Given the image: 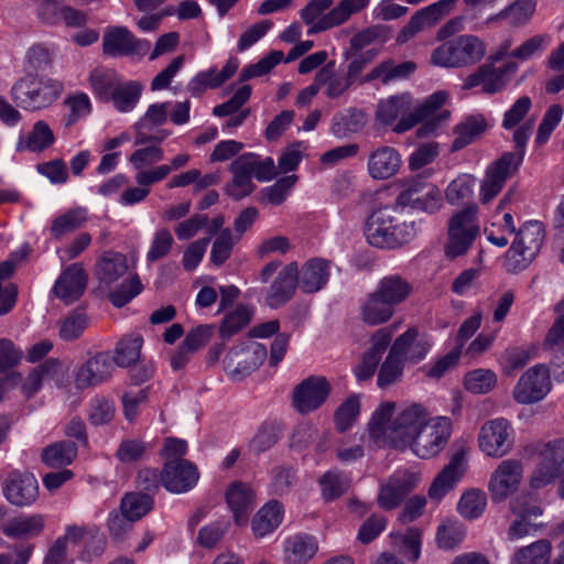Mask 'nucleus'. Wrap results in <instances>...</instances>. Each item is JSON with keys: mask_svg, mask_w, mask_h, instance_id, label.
I'll return each instance as SVG.
<instances>
[{"mask_svg": "<svg viewBox=\"0 0 564 564\" xmlns=\"http://www.w3.org/2000/svg\"><path fill=\"white\" fill-rule=\"evenodd\" d=\"M377 121L383 126H392L397 133L411 130L420 117L415 116L412 97L408 93L389 96L378 102L376 110Z\"/></svg>", "mask_w": 564, "mask_h": 564, "instance_id": "423d86ee", "label": "nucleus"}, {"mask_svg": "<svg viewBox=\"0 0 564 564\" xmlns=\"http://www.w3.org/2000/svg\"><path fill=\"white\" fill-rule=\"evenodd\" d=\"M536 0H516L499 13L490 17L488 22L506 20L512 26L528 24L536 11Z\"/></svg>", "mask_w": 564, "mask_h": 564, "instance_id": "58836bf2", "label": "nucleus"}, {"mask_svg": "<svg viewBox=\"0 0 564 564\" xmlns=\"http://www.w3.org/2000/svg\"><path fill=\"white\" fill-rule=\"evenodd\" d=\"M143 285L137 274H129L122 283L108 295L109 301L116 307H123L132 299L141 293Z\"/></svg>", "mask_w": 564, "mask_h": 564, "instance_id": "13d9d810", "label": "nucleus"}, {"mask_svg": "<svg viewBox=\"0 0 564 564\" xmlns=\"http://www.w3.org/2000/svg\"><path fill=\"white\" fill-rule=\"evenodd\" d=\"M368 122V116L360 109H346L336 113L332 120V133L337 138H346L359 132Z\"/></svg>", "mask_w": 564, "mask_h": 564, "instance_id": "c9c22d12", "label": "nucleus"}, {"mask_svg": "<svg viewBox=\"0 0 564 564\" xmlns=\"http://www.w3.org/2000/svg\"><path fill=\"white\" fill-rule=\"evenodd\" d=\"M317 552V543L314 538L306 534H297L289 538L284 545L285 560L291 564H299L311 560Z\"/></svg>", "mask_w": 564, "mask_h": 564, "instance_id": "37998d69", "label": "nucleus"}, {"mask_svg": "<svg viewBox=\"0 0 564 564\" xmlns=\"http://www.w3.org/2000/svg\"><path fill=\"white\" fill-rule=\"evenodd\" d=\"M77 445L73 441H58L42 449V462L51 468L70 465L77 457Z\"/></svg>", "mask_w": 564, "mask_h": 564, "instance_id": "ea45409f", "label": "nucleus"}, {"mask_svg": "<svg viewBox=\"0 0 564 564\" xmlns=\"http://www.w3.org/2000/svg\"><path fill=\"white\" fill-rule=\"evenodd\" d=\"M149 50L150 42L135 39L127 28H108L104 34V52L108 55H144Z\"/></svg>", "mask_w": 564, "mask_h": 564, "instance_id": "412c9836", "label": "nucleus"}, {"mask_svg": "<svg viewBox=\"0 0 564 564\" xmlns=\"http://www.w3.org/2000/svg\"><path fill=\"white\" fill-rule=\"evenodd\" d=\"M422 533L417 528H409L405 533H391L393 546L409 561L415 562L421 555Z\"/></svg>", "mask_w": 564, "mask_h": 564, "instance_id": "8fccbe9b", "label": "nucleus"}, {"mask_svg": "<svg viewBox=\"0 0 564 564\" xmlns=\"http://www.w3.org/2000/svg\"><path fill=\"white\" fill-rule=\"evenodd\" d=\"M475 178L470 174H459L445 189V197L448 204L458 205L471 197L474 193Z\"/></svg>", "mask_w": 564, "mask_h": 564, "instance_id": "bf43d9fd", "label": "nucleus"}, {"mask_svg": "<svg viewBox=\"0 0 564 564\" xmlns=\"http://www.w3.org/2000/svg\"><path fill=\"white\" fill-rule=\"evenodd\" d=\"M521 159V155L506 153L488 166L479 191L482 204L489 203L501 192L507 178L518 169Z\"/></svg>", "mask_w": 564, "mask_h": 564, "instance_id": "f8f14e48", "label": "nucleus"}, {"mask_svg": "<svg viewBox=\"0 0 564 564\" xmlns=\"http://www.w3.org/2000/svg\"><path fill=\"white\" fill-rule=\"evenodd\" d=\"M550 390V370L544 364H539L520 377L513 389V398L521 404H531L544 399Z\"/></svg>", "mask_w": 564, "mask_h": 564, "instance_id": "9d476101", "label": "nucleus"}, {"mask_svg": "<svg viewBox=\"0 0 564 564\" xmlns=\"http://www.w3.org/2000/svg\"><path fill=\"white\" fill-rule=\"evenodd\" d=\"M29 249H19L13 251L9 259L0 262V315H6L15 305L18 297V288L14 283L3 282L14 272L15 268L25 262L29 258Z\"/></svg>", "mask_w": 564, "mask_h": 564, "instance_id": "bb28decb", "label": "nucleus"}, {"mask_svg": "<svg viewBox=\"0 0 564 564\" xmlns=\"http://www.w3.org/2000/svg\"><path fill=\"white\" fill-rule=\"evenodd\" d=\"M333 66V63L328 64L316 74L317 83L325 88V95L330 99L343 96L352 85L345 75L334 73Z\"/></svg>", "mask_w": 564, "mask_h": 564, "instance_id": "09e8293b", "label": "nucleus"}, {"mask_svg": "<svg viewBox=\"0 0 564 564\" xmlns=\"http://www.w3.org/2000/svg\"><path fill=\"white\" fill-rule=\"evenodd\" d=\"M226 501L238 525L245 524L256 505V492L247 484L235 482L226 491Z\"/></svg>", "mask_w": 564, "mask_h": 564, "instance_id": "7c9ffc66", "label": "nucleus"}, {"mask_svg": "<svg viewBox=\"0 0 564 564\" xmlns=\"http://www.w3.org/2000/svg\"><path fill=\"white\" fill-rule=\"evenodd\" d=\"M3 495L12 505L30 506L39 495L37 480L32 474L13 471L4 481Z\"/></svg>", "mask_w": 564, "mask_h": 564, "instance_id": "393cba45", "label": "nucleus"}, {"mask_svg": "<svg viewBox=\"0 0 564 564\" xmlns=\"http://www.w3.org/2000/svg\"><path fill=\"white\" fill-rule=\"evenodd\" d=\"M544 238L543 224L538 220H530L518 230L511 241V247H541Z\"/></svg>", "mask_w": 564, "mask_h": 564, "instance_id": "6e6d98bb", "label": "nucleus"}, {"mask_svg": "<svg viewBox=\"0 0 564 564\" xmlns=\"http://www.w3.org/2000/svg\"><path fill=\"white\" fill-rule=\"evenodd\" d=\"M252 318V310L245 305H239L235 311L227 314L219 327L221 338L228 339L245 328Z\"/></svg>", "mask_w": 564, "mask_h": 564, "instance_id": "5fc2aeb1", "label": "nucleus"}, {"mask_svg": "<svg viewBox=\"0 0 564 564\" xmlns=\"http://www.w3.org/2000/svg\"><path fill=\"white\" fill-rule=\"evenodd\" d=\"M512 429L506 419H494L486 422L479 432V448L490 457H502L512 446Z\"/></svg>", "mask_w": 564, "mask_h": 564, "instance_id": "4468645a", "label": "nucleus"}, {"mask_svg": "<svg viewBox=\"0 0 564 564\" xmlns=\"http://www.w3.org/2000/svg\"><path fill=\"white\" fill-rule=\"evenodd\" d=\"M297 180L299 177L294 174L279 178L273 185L267 186L261 191V202L274 206L281 205L290 196Z\"/></svg>", "mask_w": 564, "mask_h": 564, "instance_id": "864d4df0", "label": "nucleus"}, {"mask_svg": "<svg viewBox=\"0 0 564 564\" xmlns=\"http://www.w3.org/2000/svg\"><path fill=\"white\" fill-rule=\"evenodd\" d=\"M333 0H311L300 11L303 22L308 25L307 34L324 32L332 28L340 25V21L335 13Z\"/></svg>", "mask_w": 564, "mask_h": 564, "instance_id": "a878e982", "label": "nucleus"}, {"mask_svg": "<svg viewBox=\"0 0 564 564\" xmlns=\"http://www.w3.org/2000/svg\"><path fill=\"white\" fill-rule=\"evenodd\" d=\"M113 370L111 356L106 351L97 352L75 370V387L78 390L97 387L108 381Z\"/></svg>", "mask_w": 564, "mask_h": 564, "instance_id": "2eb2a0df", "label": "nucleus"}, {"mask_svg": "<svg viewBox=\"0 0 564 564\" xmlns=\"http://www.w3.org/2000/svg\"><path fill=\"white\" fill-rule=\"evenodd\" d=\"M431 347L432 341L427 336H421L416 327H410L397 337L390 351L403 364H417L426 357Z\"/></svg>", "mask_w": 564, "mask_h": 564, "instance_id": "b1692460", "label": "nucleus"}, {"mask_svg": "<svg viewBox=\"0 0 564 564\" xmlns=\"http://www.w3.org/2000/svg\"><path fill=\"white\" fill-rule=\"evenodd\" d=\"M516 67H495L494 65L486 64L480 66L476 72L468 75L463 83L464 89H471L480 87L482 93L496 94L501 91L507 83V72H513Z\"/></svg>", "mask_w": 564, "mask_h": 564, "instance_id": "cd10ccee", "label": "nucleus"}, {"mask_svg": "<svg viewBox=\"0 0 564 564\" xmlns=\"http://www.w3.org/2000/svg\"><path fill=\"white\" fill-rule=\"evenodd\" d=\"M87 280V273L83 265L73 263L59 274L53 286V293L63 303L73 304L85 293Z\"/></svg>", "mask_w": 564, "mask_h": 564, "instance_id": "5701e85b", "label": "nucleus"}, {"mask_svg": "<svg viewBox=\"0 0 564 564\" xmlns=\"http://www.w3.org/2000/svg\"><path fill=\"white\" fill-rule=\"evenodd\" d=\"M58 368L59 361L56 359H48L33 368L21 387L23 395L28 399L33 397L41 389L43 381L55 373Z\"/></svg>", "mask_w": 564, "mask_h": 564, "instance_id": "3c124183", "label": "nucleus"}, {"mask_svg": "<svg viewBox=\"0 0 564 564\" xmlns=\"http://www.w3.org/2000/svg\"><path fill=\"white\" fill-rule=\"evenodd\" d=\"M465 470V453L464 451H458L431 484L429 497L434 500H441L447 492L454 489Z\"/></svg>", "mask_w": 564, "mask_h": 564, "instance_id": "c85d7f7f", "label": "nucleus"}, {"mask_svg": "<svg viewBox=\"0 0 564 564\" xmlns=\"http://www.w3.org/2000/svg\"><path fill=\"white\" fill-rule=\"evenodd\" d=\"M538 256V249H508L502 257V265L508 272L524 270Z\"/></svg>", "mask_w": 564, "mask_h": 564, "instance_id": "338daca9", "label": "nucleus"}, {"mask_svg": "<svg viewBox=\"0 0 564 564\" xmlns=\"http://www.w3.org/2000/svg\"><path fill=\"white\" fill-rule=\"evenodd\" d=\"M523 476V465L518 459H505L492 471L488 490L491 500L500 502L518 490Z\"/></svg>", "mask_w": 564, "mask_h": 564, "instance_id": "ddd939ff", "label": "nucleus"}, {"mask_svg": "<svg viewBox=\"0 0 564 564\" xmlns=\"http://www.w3.org/2000/svg\"><path fill=\"white\" fill-rule=\"evenodd\" d=\"M250 162L248 158L238 156L230 164L232 181L227 186V193L231 197L239 199L251 194L254 189L252 174L248 170Z\"/></svg>", "mask_w": 564, "mask_h": 564, "instance_id": "f704fd0d", "label": "nucleus"}, {"mask_svg": "<svg viewBox=\"0 0 564 564\" xmlns=\"http://www.w3.org/2000/svg\"><path fill=\"white\" fill-rule=\"evenodd\" d=\"M479 208L470 204L455 212L448 220V238L454 247H470L480 236Z\"/></svg>", "mask_w": 564, "mask_h": 564, "instance_id": "9b49d317", "label": "nucleus"}, {"mask_svg": "<svg viewBox=\"0 0 564 564\" xmlns=\"http://www.w3.org/2000/svg\"><path fill=\"white\" fill-rule=\"evenodd\" d=\"M497 377L495 372L486 369H476L468 372L464 378L466 390L473 393H487L496 384Z\"/></svg>", "mask_w": 564, "mask_h": 564, "instance_id": "e2e57ef3", "label": "nucleus"}, {"mask_svg": "<svg viewBox=\"0 0 564 564\" xmlns=\"http://www.w3.org/2000/svg\"><path fill=\"white\" fill-rule=\"evenodd\" d=\"M44 529V518L41 514L17 517L4 523L2 532L13 539L39 535Z\"/></svg>", "mask_w": 564, "mask_h": 564, "instance_id": "79ce46f5", "label": "nucleus"}, {"mask_svg": "<svg viewBox=\"0 0 564 564\" xmlns=\"http://www.w3.org/2000/svg\"><path fill=\"white\" fill-rule=\"evenodd\" d=\"M283 508L276 500L265 503L253 517L251 529L256 538L261 539L272 533L282 522Z\"/></svg>", "mask_w": 564, "mask_h": 564, "instance_id": "2f4dec72", "label": "nucleus"}, {"mask_svg": "<svg viewBox=\"0 0 564 564\" xmlns=\"http://www.w3.org/2000/svg\"><path fill=\"white\" fill-rule=\"evenodd\" d=\"M89 83L100 100L110 102L121 113L132 112L143 91V85L139 80H124L111 69L93 70Z\"/></svg>", "mask_w": 564, "mask_h": 564, "instance_id": "f03ea898", "label": "nucleus"}, {"mask_svg": "<svg viewBox=\"0 0 564 564\" xmlns=\"http://www.w3.org/2000/svg\"><path fill=\"white\" fill-rule=\"evenodd\" d=\"M297 284L299 265L296 262H290L267 289L264 303L271 308L284 306L294 296Z\"/></svg>", "mask_w": 564, "mask_h": 564, "instance_id": "4be33fe9", "label": "nucleus"}, {"mask_svg": "<svg viewBox=\"0 0 564 564\" xmlns=\"http://www.w3.org/2000/svg\"><path fill=\"white\" fill-rule=\"evenodd\" d=\"M330 384L324 377H310L303 380L293 392V405L306 414L317 410L327 399Z\"/></svg>", "mask_w": 564, "mask_h": 564, "instance_id": "6ab92c4d", "label": "nucleus"}, {"mask_svg": "<svg viewBox=\"0 0 564 564\" xmlns=\"http://www.w3.org/2000/svg\"><path fill=\"white\" fill-rule=\"evenodd\" d=\"M240 158H248L250 162L248 170L252 174V177L257 178L259 182H269L278 174L275 163L270 156L262 159L256 153L248 152L241 154Z\"/></svg>", "mask_w": 564, "mask_h": 564, "instance_id": "052dcab7", "label": "nucleus"}, {"mask_svg": "<svg viewBox=\"0 0 564 564\" xmlns=\"http://www.w3.org/2000/svg\"><path fill=\"white\" fill-rule=\"evenodd\" d=\"M328 265L323 259L307 261L301 272L299 271V284L303 292L314 293L319 291L328 280Z\"/></svg>", "mask_w": 564, "mask_h": 564, "instance_id": "72a5a7b5", "label": "nucleus"}, {"mask_svg": "<svg viewBox=\"0 0 564 564\" xmlns=\"http://www.w3.org/2000/svg\"><path fill=\"white\" fill-rule=\"evenodd\" d=\"M90 324L89 316L79 310H74L58 322V335L65 341L79 338Z\"/></svg>", "mask_w": 564, "mask_h": 564, "instance_id": "49530a36", "label": "nucleus"}, {"mask_svg": "<svg viewBox=\"0 0 564 564\" xmlns=\"http://www.w3.org/2000/svg\"><path fill=\"white\" fill-rule=\"evenodd\" d=\"M129 269V261L123 253L108 250L96 263V276L101 288H110L120 278L128 274Z\"/></svg>", "mask_w": 564, "mask_h": 564, "instance_id": "c756f323", "label": "nucleus"}, {"mask_svg": "<svg viewBox=\"0 0 564 564\" xmlns=\"http://www.w3.org/2000/svg\"><path fill=\"white\" fill-rule=\"evenodd\" d=\"M375 292L395 308L409 297L412 288L400 275H389L379 281Z\"/></svg>", "mask_w": 564, "mask_h": 564, "instance_id": "a19ab883", "label": "nucleus"}, {"mask_svg": "<svg viewBox=\"0 0 564 564\" xmlns=\"http://www.w3.org/2000/svg\"><path fill=\"white\" fill-rule=\"evenodd\" d=\"M402 164V155L398 149L380 145L368 154L367 173L375 181H387L399 173Z\"/></svg>", "mask_w": 564, "mask_h": 564, "instance_id": "aec40b11", "label": "nucleus"}, {"mask_svg": "<svg viewBox=\"0 0 564 564\" xmlns=\"http://www.w3.org/2000/svg\"><path fill=\"white\" fill-rule=\"evenodd\" d=\"M55 141L50 126L44 121H37L31 131L19 137L17 149L19 151L41 152L50 148Z\"/></svg>", "mask_w": 564, "mask_h": 564, "instance_id": "e433bc0d", "label": "nucleus"}, {"mask_svg": "<svg viewBox=\"0 0 564 564\" xmlns=\"http://www.w3.org/2000/svg\"><path fill=\"white\" fill-rule=\"evenodd\" d=\"M322 495L325 500L339 498L348 489V481L343 473L329 470L319 479Z\"/></svg>", "mask_w": 564, "mask_h": 564, "instance_id": "0e129e2a", "label": "nucleus"}, {"mask_svg": "<svg viewBox=\"0 0 564 564\" xmlns=\"http://www.w3.org/2000/svg\"><path fill=\"white\" fill-rule=\"evenodd\" d=\"M197 467L186 459L167 460L161 470L162 486L172 494L191 490L198 481Z\"/></svg>", "mask_w": 564, "mask_h": 564, "instance_id": "f3484780", "label": "nucleus"}, {"mask_svg": "<svg viewBox=\"0 0 564 564\" xmlns=\"http://www.w3.org/2000/svg\"><path fill=\"white\" fill-rule=\"evenodd\" d=\"M563 115L564 108L558 104H553L545 110L535 135L538 145H543L549 141L553 131L562 121Z\"/></svg>", "mask_w": 564, "mask_h": 564, "instance_id": "4d7b16f0", "label": "nucleus"}, {"mask_svg": "<svg viewBox=\"0 0 564 564\" xmlns=\"http://www.w3.org/2000/svg\"><path fill=\"white\" fill-rule=\"evenodd\" d=\"M402 186L403 189L395 200L397 207H410L426 214H435L443 207V195L436 185H426L423 181L411 177L403 180Z\"/></svg>", "mask_w": 564, "mask_h": 564, "instance_id": "0eeeda50", "label": "nucleus"}, {"mask_svg": "<svg viewBox=\"0 0 564 564\" xmlns=\"http://www.w3.org/2000/svg\"><path fill=\"white\" fill-rule=\"evenodd\" d=\"M487 506V496L481 489L471 488L462 495L458 505V513L466 520L479 518Z\"/></svg>", "mask_w": 564, "mask_h": 564, "instance_id": "de8ad7c7", "label": "nucleus"}, {"mask_svg": "<svg viewBox=\"0 0 564 564\" xmlns=\"http://www.w3.org/2000/svg\"><path fill=\"white\" fill-rule=\"evenodd\" d=\"M403 366L404 364L389 350V354L378 372V387L384 389L397 383L402 377Z\"/></svg>", "mask_w": 564, "mask_h": 564, "instance_id": "680f3d73", "label": "nucleus"}, {"mask_svg": "<svg viewBox=\"0 0 564 564\" xmlns=\"http://www.w3.org/2000/svg\"><path fill=\"white\" fill-rule=\"evenodd\" d=\"M64 90L59 79L26 75L11 89L12 98L24 109H43L56 101Z\"/></svg>", "mask_w": 564, "mask_h": 564, "instance_id": "39448f33", "label": "nucleus"}, {"mask_svg": "<svg viewBox=\"0 0 564 564\" xmlns=\"http://www.w3.org/2000/svg\"><path fill=\"white\" fill-rule=\"evenodd\" d=\"M430 413L419 403H382L369 422L370 437L377 443L404 451L416 432L429 420Z\"/></svg>", "mask_w": 564, "mask_h": 564, "instance_id": "f257e3e1", "label": "nucleus"}, {"mask_svg": "<svg viewBox=\"0 0 564 564\" xmlns=\"http://www.w3.org/2000/svg\"><path fill=\"white\" fill-rule=\"evenodd\" d=\"M267 357L264 345L247 341L229 349L224 359V370L230 379L238 381L257 370Z\"/></svg>", "mask_w": 564, "mask_h": 564, "instance_id": "6e6552de", "label": "nucleus"}, {"mask_svg": "<svg viewBox=\"0 0 564 564\" xmlns=\"http://www.w3.org/2000/svg\"><path fill=\"white\" fill-rule=\"evenodd\" d=\"M486 43L473 34L458 35L437 46L431 62L445 68H463L479 63L486 55Z\"/></svg>", "mask_w": 564, "mask_h": 564, "instance_id": "7ed1b4c3", "label": "nucleus"}, {"mask_svg": "<svg viewBox=\"0 0 564 564\" xmlns=\"http://www.w3.org/2000/svg\"><path fill=\"white\" fill-rule=\"evenodd\" d=\"M541 462L531 476V487L539 489L557 478L564 466V442L547 443L540 453Z\"/></svg>", "mask_w": 564, "mask_h": 564, "instance_id": "dca6fc26", "label": "nucleus"}, {"mask_svg": "<svg viewBox=\"0 0 564 564\" xmlns=\"http://www.w3.org/2000/svg\"><path fill=\"white\" fill-rule=\"evenodd\" d=\"M230 522L228 520H217L199 529L197 543L205 549L215 547L225 536Z\"/></svg>", "mask_w": 564, "mask_h": 564, "instance_id": "69168bd1", "label": "nucleus"}, {"mask_svg": "<svg viewBox=\"0 0 564 564\" xmlns=\"http://www.w3.org/2000/svg\"><path fill=\"white\" fill-rule=\"evenodd\" d=\"M487 129V122L484 116L473 115L467 117L455 127V139L453 141V149L460 150L466 145L473 143L479 138Z\"/></svg>", "mask_w": 564, "mask_h": 564, "instance_id": "c03bdc74", "label": "nucleus"}, {"mask_svg": "<svg viewBox=\"0 0 564 564\" xmlns=\"http://www.w3.org/2000/svg\"><path fill=\"white\" fill-rule=\"evenodd\" d=\"M143 337L139 333H130L122 336L116 345L112 365L126 368L140 359Z\"/></svg>", "mask_w": 564, "mask_h": 564, "instance_id": "4c0bfd02", "label": "nucleus"}, {"mask_svg": "<svg viewBox=\"0 0 564 564\" xmlns=\"http://www.w3.org/2000/svg\"><path fill=\"white\" fill-rule=\"evenodd\" d=\"M153 508V498L140 492H128L120 502V511L133 522L143 518Z\"/></svg>", "mask_w": 564, "mask_h": 564, "instance_id": "603ef678", "label": "nucleus"}, {"mask_svg": "<svg viewBox=\"0 0 564 564\" xmlns=\"http://www.w3.org/2000/svg\"><path fill=\"white\" fill-rule=\"evenodd\" d=\"M394 312L395 308L373 291L366 296L360 306V318L369 326H378L387 323Z\"/></svg>", "mask_w": 564, "mask_h": 564, "instance_id": "473e14b6", "label": "nucleus"}, {"mask_svg": "<svg viewBox=\"0 0 564 564\" xmlns=\"http://www.w3.org/2000/svg\"><path fill=\"white\" fill-rule=\"evenodd\" d=\"M398 207L382 206L372 210L365 225V236L371 247L403 245L415 235L414 224L398 225L392 210Z\"/></svg>", "mask_w": 564, "mask_h": 564, "instance_id": "20e7f679", "label": "nucleus"}, {"mask_svg": "<svg viewBox=\"0 0 564 564\" xmlns=\"http://www.w3.org/2000/svg\"><path fill=\"white\" fill-rule=\"evenodd\" d=\"M417 477L410 471H397L380 484L377 498L378 506L383 510H393L416 487Z\"/></svg>", "mask_w": 564, "mask_h": 564, "instance_id": "a211bd4d", "label": "nucleus"}, {"mask_svg": "<svg viewBox=\"0 0 564 564\" xmlns=\"http://www.w3.org/2000/svg\"><path fill=\"white\" fill-rule=\"evenodd\" d=\"M550 68L554 74L546 83V90L555 94L564 88V43L551 54Z\"/></svg>", "mask_w": 564, "mask_h": 564, "instance_id": "774afa93", "label": "nucleus"}, {"mask_svg": "<svg viewBox=\"0 0 564 564\" xmlns=\"http://www.w3.org/2000/svg\"><path fill=\"white\" fill-rule=\"evenodd\" d=\"M552 543L542 539L519 549L511 558V564H546L552 553Z\"/></svg>", "mask_w": 564, "mask_h": 564, "instance_id": "a18cd8bd", "label": "nucleus"}, {"mask_svg": "<svg viewBox=\"0 0 564 564\" xmlns=\"http://www.w3.org/2000/svg\"><path fill=\"white\" fill-rule=\"evenodd\" d=\"M451 435V423L446 417L429 420L416 432L408 448L421 458H431L438 454L447 444Z\"/></svg>", "mask_w": 564, "mask_h": 564, "instance_id": "1a4fd4ad", "label": "nucleus"}]
</instances>
